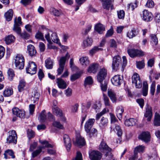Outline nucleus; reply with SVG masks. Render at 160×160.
<instances>
[{"label":"nucleus","instance_id":"15","mask_svg":"<svg viewBox=\"0 0 160 160\" xmlns=\"http://www.w3.org/2000/svg\"><path fill=\"white\" fill-rule=\"evenodd\" d=\"M107 74V71L105 69L102 68L101 69L97 76L98 81L100 83L102 82L106 77Z\"/></svg>","mask_w":160,"mask_h":160},{"label":"nucleus","instance_id":"42","mask_svg":"<svg viewBox=\"0 0 160 160\" xmlns=\"http://www.w3.org/2000/svg\"><path fill=\"white\" fill-rule=\"evenodd\" d=\"M93 82V81L92 77L90 76L87 77L85 79L84 86L85 87H86L88 85L92 84Z\"/></svg>","mask_w":160,"mask_h":160},{"label":"nucleus","instance_id":"56","mask_svg":"<svg viewBox=\"0 0 160 160\" xmlns=\"http://www.w3.org/2000/svg\"><path fill=\"white\" fill-rule=\"evenodd\" d=\"M36 38L44 41L45 40L43 34L40 32H38L35 35Z\"/></svg>","mask_w":160,"mask_h":160},{"label":"nucleus","instance_id":"46","mask_svg":"<svg viewBox=\"0 0 160 160\" xmlns=\"http://www.w3.org/2000/svg\"><path fill=\"white\" fill-rule=\"evenodd\" d=\"M136 66L139 69H142L145 66L144 61L143 60L141 61H136Z\"/></svg>","mask_w":160,"mask_h":160},{"label":"nucleus","instance_id":"48","mask_svg":"<svg viewBox=\"0 0 160 160\" xmlns=\"http://www.w3.org/2000/svg\"><path fill=\"white\" fill-rule=\"evenodd\" d=\"M52 125L55 127L60 129H63L64 127L61 123L58 121H55L52 123Z\"/></svg>","mask_w":160,"mask_h":160},{"label":"nucleus","instance_id":"39","mask_svg":"<svg viewBox=\"0 0 160 160\" xmlns=\"http://www.w3.org/2000/svg\"><path fill=\"white\" fill-rule=\"evenodd\" d=\"M79 61L82 65L85 66H87L89 63L88 58L87 57H83L79 59Z\"/></svg>","mask_w":160,"mask_h":160},{"label":"nucleus","instance_id":"54","mask_svg":"<svg viewBox=\"0 0 160 160\" xmlns=\"http://www.w3.org/2000/svg\"><path fill=\"white\" fill-rule=\"evenodd\" d=\"M102 49L101 48H99L97 46L94 47L92 48L89 52L90 54L91 55H93L94 53L99 50H102Z\"/></svg>","mask_w":160,"mask_h":160},{"label":"nucleus","instance_id":"2","mask_svg":"<svg viewBox=\"0 0 160 160\" xmlns=\"http://www.w3.org/2000/svg\"><path fill=\"white\" fill-rule=\"evenodd\" d=\"M45 38L49 44H51L52 40L55 43H58L59 42V39L57 34L55 32H53L50 31L48 32L45 36Z\"/></svg>","mask_w":160,"mask_h":160},{"label":"nucleus","instance_id":"21","mask_svg":"<svg viewBox=\"0 0 160 160\" xmlns=\"http://www.w3.org/2000/svg\"><path fill=\"white\" fill-rule=\"evenodd\" d=\"M63 140L67 151L69 152L70 150L72 144L69 136L67 134L64 135L63 136Z\"/></svg>","mask_w":160,"mask_h":160},{"label":"nucleus","instance_id":"11","mask_svg":"<svg viewBox=\"0 0 160 160\" xmlns=\"http://www.w3.org/2000/svg\"><path fill=\"white\" fill-rule=\"evenodd\" d=\"M89 156L91 160H100L102 154L98 151H93L89 153Z\"/></svg>","mask_w":160,"mask_h":160},{"label":"nucleus","instance_id":"49","mask_svg":"<svg viewBox=\"0 0 160 160\" xmlns=\"http://www.w3.org/2000/svg\"><path fill=\"white\" fill-rule=\"evenodd\" d=\"M115 129H114V130H116V131H117V134L118 135L119 137H121L122 134V131L121 128L120 126L118 125L115 124Z\"/></svg>","mask_w":160,"mask_h":160},{"label":"nucleus","instance_id":"51","mask_svg":"<svg viewBox=\"0 0 160 160\" xmlns=\"http://www.w3.org/2000/svg\"><path fill=\"white\" fill-rule=\"evenodd\" d=\"M8 78L10 80H12L15 76L13 70L12 69H9L8 71Z\"/></svg>","mask_w":160,"mask_h":160},{"label":"nucleus","instance_id":"37","mask_svg":"<svg viewBox=\"0 0 160 160\" xmlns=\"http://www.w3.org/2000/svg\"><path fill=\"white\" fill-rule=\"evenodd\" d=\"M150 42L152 46H156L158 44V38L155 34L150 35Z\"/></svg>","mask_w":160,"mask_h":160},{"label":"nucleus","instance_id":"47","mask_svg":"<svg viewBox=\"0 0 160 160\" xmlns=\"http://www.w3.org/2000/svg\"><path fill=\"white\" fill-rule=\"evenodd\" d=\"M39 96V93L37 92L34 91V92H32L31 99L34 102H36L38 100Z\"/></svg>","mask_w":160,"mask_h":160},{"label":"nucleus","instance_id":"64","mask_svg":"<svg viewBox=\"0 0 160 160\" xmlns=\"http://www.w3.org/2000/svg\"><path fill=\"white\" fill-rule=\"evenodd\" d=\"M28 137L29 139L32 138L34 137L35 132L31 129H28L27 131Z\"/></svg>","mask_w":160,"mask_h":160},{"label":"nucleus","instance_id":"31","mask_svg":"<svg viewBox=\"0 0 160 160\" xmlns=\"http://www.w3.org/2000/svg\"><path fill=\"white\" fill-rule=\"evenodd\" d=\"M153 125L156 126H160V115L157 112L155 114Z\"/></svg>","mask_w":160,"mask_h":160},{"label":"nucleus","instance_id":"33","mask_svg":"<svg viewBox=\"0 0 160 160\" xmlns=\"http://www.w3.org/2000/svg\"><path fill=\"white\" fill-rule=\"evenodd\" d=\"M116 112L117 117L119 120H121L122 118V114L124 112L122 106H118L116 108Z\"/></svg>","mask_w":160,"mask_h":160},{"label":"nucleus","instance_id":"13","mask_svg":"<svg viewBox=\"0 0 160 160\" xmlns=\"http://www.w3.org/2000/svg\"><path fill=\"white\" fill-rule=\"evenodd\" d=\"M142 19L146 22H149L152 19V13L147 10H144L142 12Z\"/></svg>","mask_w":160,"mask_h":160},{"label":"nucleus","instance_id":"53","mask_svg":"<svg viewBox=\"0 0 160 160\" xmlns=\"http://www.w3.org/2000/svg\"><path fill=\"white\" fill-rule=\"evenodd\" d=\"M137 2L136 1L134 3H131L128 4V9H131L132 10H133L135 8L137 7Z\"/></svg>","mask_w":160,"mask_h":160},{"label":"nucleus","instance_id":"38","mask_svg":"<svg viewBox=\"0 0 160 160\" xmlns=\"http://www.w3.org/2000/svg\"><path fill=\"white\" fill-rule=\"evenodd\" d=\"M26 83L23 79H22L20 81L18 86V90L19 92H22L24 90L26 86Z\"/></svg>","mask_w":160,"mask_h":160},{"label":"nucleus","instance_id":"62","mask_svg":"<svg viewBox=\"0 0 160 160\" xmlns=\"http://www.w3.org/2000/svg\"><path fill=\"white\" fill-rule=\"evenodd\" d=\"M100 83L102 91L104 92L106 91L107 88V82L104 81L103 83L102 82Z\"/></svg>","mask_w":160,"mask_h":160},{"label":"nucleus","instance_id":"22","mask_svg":"<svg viewBox=\"0 0 160 160\" xmlns=\"http://www.w3.org/2000/svg\"><path fill=\"white\" fill-rule=\"evenodd\" d=\"M76 145L79 147H82L86 144L84 138L80 136H77L76 139Z\"/></svg>","mask_w":160,"mask_h":160},{"label":"nucleus","instance_id":"19","mask_svg":"<svg viewBox=\"0 0 160 160\" xmlns=\"http://www.w3.org/2000/svg\"><path fill=\"white\" fill-rule=\"evenodd\" d=\"M102 2L103 8L105 9L108 10L110 7L112 10L114 9L113 6L112 5V2L113 0H101Z\"/></svg>","mask_w":160,"mask_h":160},{"label":"nucleus","instance_id":"26","mask_svg":"<svg viewBox=\"0 0 160 160\" xmlns=\"http://www.w3.org/2000/svg\"><path fill=\"white\" fill-rule=\"evenodd\" d=\"M145 147L142 145H139L136 147L134 149V153L135 154L136 157H137L138 152L143 153L145 151Z\"/></svg>","mask_w":160,"mask_h":160},{"label":"nucleus","instance_id":"4","mask_svg":"<svg viewBox=\"0 0 160 160\" xmlns=\"http://www.w3.org/2000/svg\"><path fill=\"white\" fill-rule=\"evenodd\" d=\"M121 58L119 56H116L113 57L112 64L113 71H116L118 69L119 67L121 65Z\"/></svg>","mask_w":160,"mask_h":160},{"label":"nucleus","instance_id":"16","mask_svg":"<svg viewBox=\"0 0 160 160\" xmlns=\"http://www.w3.org/2000/svg\"><path fill=\"white\" fill-rule=\"evenodd\" d=\"M95 122V119L94 118H90L86 121L84 125V128L87 133L90 132Z\"/></svg>","mask_w":160,"mask_h":160},{"label":"nucleus","instance_id":"35","mask_svg":"<svg viewBox=\"0 0 160 160\" xmlns=\"http://www.w3.org/2000/svg\"><path fill=\"white\" fill-rule=\"evenodd\" d=\"M53 61L50 58H48L45 61V66L48 69H51L52 68Z\"/></svg>","mask_w":160,"mask_h":160},{"label":"nucleus","instance_id":"23","mask_svg":"<svg viewBox=\"0 0 160 160\" xmlns=\"http://www.w3.org/2000/svg\"><path fill=\"white\" fill-rule=\"evenodd\" d=\"M56 82L58 88L60 89H64L67 87L66 82L61 78H57Z\"/></svg>","mask_w":160,"mask_h":160},{"label":"nucleus","instance_id":"50","mask_svg":"<svg viewBox=\"0 0 160 160\" xmlns=\"http://www.w3.org/2000/svg\"><path fill=\"white\" fill-rule=\"evenodd\" d=\"M39 142L42 145H45V147L46 148H52L53 146L49 143L46 140H39Z\"/></svg>","mask_w":160,"mask_h":160},{"label":"nucleus","instance_id":"10","mask_svg":"<svg viewBox=\"0 0 160 160\" xmlns=\"http://www.w3.org/2000/svg\"><path fill=\"white\" fill-rule=\"evenodd\" d=\"M128 52L129 56L132 58L137 56H141L144 55L143 52L137 49H128Z\"/></svg>","mask_w":160,"mask_h":160},{"label":"nucleus","instance_id":"6","mask_svg":"<svg viewBox=\"0 0 160 160\" xmlns=\"http://www.w3.org/2000/svg\"><path fill=\"white\" fill-rule=\"evenodd\" d=\"M132 82L133 84H135L136 88H141L142 85V81L140 79L139 75L135 73L132 77Z\"/></svg>","mask_w":160,"mask_h":160},{"label":"nucleus","instance_id":"27","mask_svg":"<svg viewBox=\"0 0 160 160\" xmlns=\"http://www.w3.org/2000/svg\"><path fill=\"white\" fill-rule=\"evenodd\" d=\"M108 95L112 102H116L117 99L116 94L114 91L111 89L108 90Z\"/></svg>","mask_w":160,"mask_h":160},{"label":"nucleus","instance_id":"44","mask_svg":"<svg viewBox=\"0 0 160 160\" xmlns=\"http://www.w3.org/2000/svg\"><path fill=\"white\" fill-rule=\"evenodd\" d=\"M13 93V90L12 88H7L4 91L3 94L5 97H9Z\"/></svg>","mask_w":160,"mask_h":160},{"label":"nucleus","instance_id":"24","mask_svg":"<svg viewBox=\"0 0 160 160\" xmlns=\"http://www.w3.org/2000/svg\"><path fill=\"white\" fill-rule=\"evenodd\" d=\"M27 48L28 53L31 57L36 55L37 52L33 45L30 44L28 46Z\"/></svg>","mask_w":160,"mask_h":160},{"label":"nucleus","instance_id":"32","mask_svg":"<svg viewBox=\"0 0 160 160\" xmlns=\"http://www.w3.org/2000/svg\"><path fill=\"white\" fill-rule=\"evenodd\" d=\"M15 39V38L14 36L12 35H10L6 37L5 39V41L7 44L9 45L13 43Z\"/></svg>","mask_w":160,"mask_h":160},{"label":"nucleus","instance_id":"45","mask_svg":"<svg viewBox=\"0 0 160 160\" xmlns=\"http://www.w3.org/2000/svg\"><path fill=\"white\" fill-rule=\"evenodd\" d=\"M92 39L88 37L83 41V44L84 47H86L87 46H90L92 44Z\"/></svg>","mask_w":160,"mask_h":160},{"label":"nucleus","instance_id":"7","mask_svg":"<svg viewBox=\"0 0 160 160\" xmlns=\"http://www.w3.org/2000/svg\"><path fill=\"white\" fill-rule=\"evenodd\" d=\"M9 135L7 138V142L16 144L17 142V137L15 130H12L9 132Z\"/></svg>","mask_w":160,"mask_h":160},{"label":"nucleus","instance_id":"28","mask_svg":"<svg viewBox=\"0 0 160 160\" xmlns=\"http://www.w3.org/2000/svg\"><path fill=\"white\" fill-rule=\"evenodd\" d=\"M138 33V32L135 28L129 31L127 33V35L129 38H132L135 37Z\"/></svg>","mask_w":160,"mask_h":160},{"label":"nucleus","instance_id":"61","mask_svg":"<svg viewBox=\"0 0 160 160\" xmlns=\"http://www.w3.org/2000/svg\"><path fill=\"white\" fill-rule=\"evenodd\" d=\"M97 131L95 128H92L91 130H90V132L88 133V135L90 138L93 136H94L96 134Z\"/></svg>","mask_w":160,"mask_h":160},{"label":"nucleus","instance_id":"17","mask_svg":"<svg viewBox=\"0 0 160 160\" xmlns=\"http://www.w3.org/2000/svg\"><path fill=\"white\" fill-rule=\"evenodd\" d=\"M152 116V111L151 106L147 105L146 108V112L144 114V117L148 118L147 121L148 122L151 121Z\"/></svg>","mask_w":160,"mask_h":160},{"label":"nucleus","instance_id":"3","mask_svg":"<svg viewBox=\"0 0 160 160\" xmlns=\"http://www.w3.org/2000/svg\"><path fill=\"white\" fill-rule=\"evenodd\" d=\"M15 63L16 67L19 69H22L24 66V59L23 56L18 54L15 57Z\"/></svg>","mask_w":160,"mask_h":160},{"label":"nucleus","instance_id":"8","mask_svg":"<svg viewBox=\"0 0 160 160\" xmlns=\"http://www.w3.org/2000/svg\"><path fill=\"white\" fill-rule=\"evenodd\" d=\"M37 69V66L35 63L31 62H29L26 68V71L27 73L33 74L36 73Z\"/></svg>","mask_w":160,"mask_h":160},{"label":"nucleus","instance_id":"18","mask_svg":"<svg viewBox=\"0 0 160 160\" xmlns=\"http://www.w3.org/2000/svg\"><path fill=\"white\" fill-rule=\"evenodd\" d=\"M13 114L18 117L23 118L25 115V112L22 110H20L18 108H14L12 109Z\"/></svg>","mask_w":160,"mask_h":160},{"label":"nucleus","instance_id":"60","mask_svg":"<svg viewBox=\"0 0 160 160\" xmlns=\"http://www.w3.org/2000/svg\"><path fill=\"white\" fill-rule=\"evenodd\" d=\"M80 77V74L79 73H76L71 75V80L72 82L74 81L76 79L79 78Z\"/></svg>","mask_w":160,"mask_h":160},{"label":"nucleus","instance_id":"43","mask_svg":"<svg viewBox=\"0 0 160 160\" xmlns=\"http://www.w3.org/2000/svg\"><path fill=\"white\" fill-rule=\"evenodd\" d=\"M109 110L108 108H104L102 111L100 113L97 114L96 116V120H98L103 115L106 113L107 112H109Z\"/></svg>","mask_w":160,"mask_h":160},{"label":"nucleus","instance_id":"55","mask_svg":"<svg viewBox=\"0 0 160 160\" xmlns=\"http://www.w3.org/2000/svg\"><path fill=\"white\" fill-rule=\"evenodd\" d=\"M109 115L110 117L111 118V122L112 124V125L111 127V130H112V124L113 123H114L116 122L117 121V119L115 117V115L113 114L112 113H109Z\"/></svg>","mask_w":160,"mask_h":160},{"label":"nucleus","instance_id":"5","mask_svg":"<svg viewBox=\"0 0 160 160\" xmlns=\"http://www.w3.org/2000/svg\"><path fill=\"white\" fill-rule=\"evenodd\" d=\"M53 113L58 117L60 118L61 120L63 122L66 121V118L62 111L57 107L52 108Z\"/></svg>","mask_w":160,"mask_h":160},{"label":"nucleus","instance_id":"20","mask_svg":"<svg viewBox=\"0 0 160 160\" xmlns=\"http://www.w3.org/2000/svg\"><path fill=\"white\" fill-rule=\"evenodd\" d=\"M99 149L101 152H110L112 150V149L103 141L101 142L99 146Z\"/></svg>","mask_w":160,"mask_h":160},{"label":"nucleus","instance_id":"57","mask_svg":"<svg viewBox=\"0 0 160 160\" xmlns=\"http://www.w3.org/2000/svg\"><path fill=\"white\" fill-rule=\"evenodd\" d=\"M155 81H153L150 87V93L152 96L154 95V94L155 90Z\"/></svg>","mask_w":160,"mask_h":160},{"label":"nucleus","instance_id":"25","mask_svg":"<svg viewBox=\"0 0 160 160\" xmlns=\"http://www.w3.org/2000/svg\"><path fill=\"white\" fill-rule=\"evenodd\" d=\"M99 65L97 63H93L88 68V72L89 73H95L98 68Z\"/></svg>","mask_w":160,"mask_h":160},{"label":"nucleus","instance_id":"30","mask_svg":"<svg viewBox=\"0 0 160 160\" xmlns=\"http://www.w3.org/2000/svg\"><path fill=\"white\" fill-rule=\"evenodd\" d=\"M13 11L12 9H9L4 14V17L6 20L8 22L10 21L12 18Z\"/></svg>","mask_w":160,"mask_h":160},{"label":"nucleus","instance_id":"1","mask_svg":"<svg viewBox=\"0 0 160 160\" xmlns=\"http://www.w3.org/2000/svg\"><path fill=\"white\" fill-rule=\"evenodd\" d=\"M70 57L68 53H67L64 56L62 57L58 61L59 68L57 70L58 75H61L63 71L66 62L68 60Z\"/></svg>","mask_w":160,"mask_h":160},{"label":"nucleus","instance_id":"29","mask_svg":"<svg viewBox=\"0 0 160 160\" xmlns=\"http://www.w3.org/2000/svg\"><path fill=\"white\" fill-rule=\"evenodd\" d=\"M95 29L99 33L101 34L105 30V28L102 24L101 23H98L96 25Z\"/></svg>","mask_w":160,"mask_h":160},{"label":"nucleus","instance_id":"12","mask_svg":"<svg viewBox=\"0 0 160 160\" xmlns=\"http://www.w3.org/2000/svg\"><path fill=\"white\" fill-rule=\"evenodd\" d=\"M138 138L145 142H148L150 141V133L148 131L143 132L139 136Z\"/></svg>","mask_w":160,"mask_h":160},{"label":"nucleus","instance_id":"41","mask_svg":"<svg viewBox=\"0 0 160 160\" xmlns=\"http://www.w3.org/2000/svg\"><path fill=\"white\" fill-rule=\"evenodd\" d=\"M148 85L147 83L146 82H144L143 83V86L142 88V95L144 96H146L148 93Z\"/></svg>","mask_w":160,"mask_h":160},{"label":"nucleus","instance_id":"14","mask_svg":"<svg viewBox=\"0 0 160 160\" xmlns=\"http://www.w3.org/2000/svg\"><path fill=\"white\" fill-rule=\"evenodd\" d=\"M112 83L116 86L120 85L122 82V79L120 75H115L111 79Z\"/></svg>","mask_w":160,"mask_h":160},{"label":"nucleus","instance_id":"52","mask_svg":"<svg viewBox=\"0 0 160 160\" xmlns=\"http://www.w3.org/2000/svg\"><path fill=\"white\" fill-rule=\"evenodd\" d=\"M44 148V146L39 147V148L33 152L32 153V156L33 158L38 156L42 151V149Z\"/></svg>","mask_w":160,"mask_h":160},{"label":"nucleus","instance_id":"40","mask_svg":"<svg viewBox=\"0 0 160 160\" xmlns=\"http://www.w3.org/2000/svg\"><path fill=\"white\" fill-rule=\"evenodd\" d=\"M39 118L41 122H44L46 121L47 118L45 110H43L41 112L39 115Z\"/></svg>","mask_w":160,"mask_h":160},{"label":"nucleus","instance_id":"58","mask_svg":"<svg viewBox=\"0 0 160 160\" xmlns=\"http://www.w3.org/2000/svg\"><path fill=\"white\" fill-rule=\"evenodd\" d=\"M51 12L54 15L58 16L61 14V12L54 8H52L51 9Z\"/></svg>","mask_w":160,"mask_h":160},{"label":"nucleus","instance_id":"59","mask_svg":"<svg viewBox=\"0 0 160 160\" xmlns=\"http://www.w3.org/2000/svg\"><path fill=\"white\" fill-rule=\"evenodd\" d=\"M118 17L119 19H123L125 16V12L123 10L117 11Z\"/></svg>","mask_w":160,"mask_h":160},{"label":"nucleus","instance_id":"36","mask_svg":"<svg viewBox=\"0 0 160 160\" xmlns=\"http://www.w3.org/2000/svg\"><path fill=\"white\" fill-rule=\"evenodd\" d=\"M136 122V120L133 118H129L126 119L124 122L125 125L127 126H132L135 124Z\"/></svg>","mask_w":160,"mask_h":160},{"label":"nucleus","instance_id":"63","mask_svg":"<svg viewBox=\"0 0 160 160\" xmlns=\"http://www.w3.org/2000/svg\"><path fill=\"white\" fill-rule=\"evenodd\" d=\"M108 122V119L104 117H102L101 120L100 124L102 126H105L107 125Z\"/></svg>","mask_w":160,"mask_h":160},{"label":"nucleus","instance_id":"34","mask_svg":"<svg viewBox=\"0 0 160 160\" xmlns=\"http://www.w3.org/2000/svg\"><path fill=\"white\" fill-rule=\"evenodd\" d=\"M103 100L105 105L106 107L110 108L111 107V102L108 97L105 94L103 93Z\"/></svg>","mask_w":160,"mask_h":160},{"label":"nucleus","instance_id":"9","mask_svg":"<svg viewBox=\"0 0 160 160\" xmlns=\"http://www.w3.org/2000/svg\"><path fill=\"white\" fill-rule=\"evenodd\" d=\"M22 23L21 18L20 17H18V19H17L16 18H15L13 30L18 34H20V33L21 29L19 27V26Z\"/></svg>","mask_w":160,"mask_h":160}]
</instances>
